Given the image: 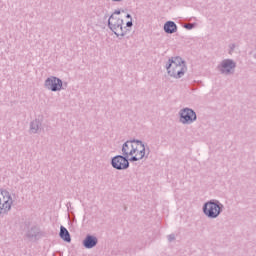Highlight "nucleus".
<instances>
[{
  "label": "nucleus",
  "instance_id": "nucleus-2",
  "mask_svg": "<svg viewBox=\"0 0 256 256\" xmlns=\"http://www.w3.org/2000/svg\"><path fill=\"white\" fill-rule=\"evenodd\" d=\"M202 211L208 219H217L223 213V205L219 200H209L204 203Z\"/></svg>",
  "mask_w": 256,
  "mask_h": 256
},
{
  "label": "nucleus",
  "instance_id": "nucleus-19",
  "mask_svg": "<svg viewBox=\"0 0 256 256\" xmlns=\"http://www.w3.org/2000/svg\"><path fill=\"white\" fill-rule=\"evenodd\" d=\"M112 15L113 17H115V15H121V10H115Z\"/></svg>",
  "mask_w": 256,
  "mask_h": 256
},
{
  "label": "nucleus",
  "instance_id": "nucleus-14",
  "mask_svg": "<svg viewBox=\"0 0 256 256\" xmlns=\"http://www.w3.org/2000/svg\"><path fill=\"white\" fill-rule=\"evenodd\" d=\"M41 120L35 119L32 122H30V133H33L34 135L41 132Z\"/></svg>",
  "mask_w": 256,
  "mask_h": 256
},
{
  "label": "nucleus",
  "instance_id": "nucleus-10",
  "mask_svg": "<svg viewBox=\"0 0 256 256\" xmlns=\"http://www.w3.org/2000/svg\"><path fill=\"white\" fill-rule=\"evenodd\" d=\"M97 243H99V239L94 235H87L82 242L83 247L85 249H93V247H97Z\"/></svg>",
  "mask_w": 256,
  "mask_h": 256
},
{
  "label": "nucleus",
  "instance_id": "nucleus-7",
  "mask_svg": "<svg viewBox=\"0 0 256 256\" xmlns=\"http://www.w3.org/2000/svg\"><path fill=\"white\" fill-rule=\"evenodd\" d=\"M236 67L237 63L233 59H224L218 64L217 69L221 75H233Z\"/></svg>",
  "mask_w": 256,
  "mask_h": 256
},
{
  "label": "nucleus",
  "instance_id": "nucleus-13",
  "mask_svg": "<svg viewBox=\"0 0 256 256\" xmlns=\"http://www.w3.org/2000/svg\"><path fill=\"white\" fill-rule=\"evenodd\" d=\"M164 31L168 33V35H173V33H177V24L174 21H167L164 24Z\"/></svg>",
  "mask_w": 256,
  "mask_h": 256
},
{
  "label": "nucleus",
  "instance_id": "nucleus-11",
  "mask_svg": "<svg viewBox=\"0 0 256 256\" xmlns=\"http://www.w3.org/2000/svg\"><path fill=\"white\" fill-rule=\"evenodd\" d=\"M26 236L28 237V239H41V237H43V232H41V229L39 227L33 226L31 229L28 230Z\"/></svg>",
  "mask_w": 256,
  "mask_h": 256
},
{
  "label": "nucleus",
  "instance_id": "nucleus-1",
  "mask_svg": "<svg viewBox=\"0 0 256 256\" xmlns=\"http://www.w3.org/2000/svg\"><path fill=\"white\" fill-rule=\"evenodd\" d=\"M166 71L169 77L173 79H181L187 73V64L181 56H172L166 63Z\"/></svg>",
  "mask_w": 256,
  "mask_h": 256
},
{
  "label": "nucleus",
  "instance_id": "nucleus-21",
  "mask_svg": "<svg viewBox=\"0 0 256 256\" xmlns=\"http://www.w3.org/2000/svg\"><path fill=\"white\" fill-rule=\"evenodd\" d=\"M126 18H127V19H131V14H127V15H126Z\"/></svg>",
  "mask_w": 256,
  "mask_h": 256
},
{
  "label": "nucleus",
  "instance_id": "nucleus-18",
  "mask_svg": "<svg viewBox=\"0 0 256 256\" xmlns=\"http://www.w3.org/2000/svg\"><path fill=\"white\" fill-rule=\"evenodd\" d=\"M235 47H236L235 44H230V45H229L230 53L233 52V51H235Z\"/></svg>",
  "mask_w": 256,
  "mask_h": 256
},
{
  "label": "nucleus",
  "instance_id": "nucleus-9",
  "mask_svg": "<svg viewBox=\"0 0 256 256\" xmlns=\"http://www.w3.org/2000/svg\"><path fill=\"white\" fill-rule=\"evenodd\" d=\"M44 87L53 92L61 91L63 89V80L55 76L48 77L44 82Z\"/></svg>",
  "mask_w": 256,
  "mask_h": 256
},
{
  "label": "nucleus",
  "instance_id": "nucleus-6",
  "mask_svg": "<svg viewBox=\"0 0 256 256\" xmlns=\"http://www.w3.org/2000/svg\"><path fill=\"white\" fill-rule=\"evenodd\" d=\"M179 121L182 125H191L197 121V113L191 108H183L179 111Z\"/></svg>",
  "mask_w": 256,
  "mask_h": 256
},
{
  "label": "nucleus",
  "instance_id": "nucleus-4",
  "mask_svg": "<svg viewBox=\"0 0 256 256\" xmlns=\"http://www.w3.org/2000/svg\"><path fill=\"white\" fill-rule=\"evenodd\" d=\"M13 205V197L7 190H3L0 196V217H4L11 211Z\"/></svg>",
  "mask_w": 256,
  "mask_h": 256
},
{
  "label": "nucleus",
  "instance_id": "nucleus-8",
  "mask_svg": "<svg viewBox=\"0 0 256 256\" xmlns=\"http://www.w3.org/2000/svg\"><path fill=\"white\" fill-rule=\"evenodd\" d=\"M111 166L117 171L129 169V158L122 155H116L111 159Z\"/></svg>",
  "mask_w": 256,
  "mask_h": 256
},
{
  "label": "nucleus",
  "instance_id": "nucleus-17",
  "mask_svg": "<svg viewBox=\"0 0 256 256\" xmlns=\"http://www.w3.org/2000/svg\"><path fill=\"white\" fill-rule=\"evenodd\" d=\"M167 239H168L169 243H172V241H175V234L168 235Z\"/></svg>",
  "mask_w": 256,
  "mask_h": 256
},
{
  "label": "nucleus",
  "instance_id": "nucleus-20",
  "mask_svg": "<svg viewBox=\"0 0 256 256\" xmlns=\"http://www.w3.org/2000/svg\"><path fill=\"white\" fill-rule=\"evenodd\" d=\"M126 27H133V21L130 20L126 23Z\"/></svg>",
  "mask_w": 256,
  "mask_h": 256
},
{
  "label": "nucleus",
  "instance_id": "nucleus-5",
  "mask_svg": "<svg viewBox=\"0 0 256 256\" xmlns=\"http://www.w3.org/2000/svg\"><path fill=\"white\" fill-rule=\"evenodd\" d=\"M108 27L116 37H125V28H123V19L111 15L108 19Z\"/></svg>",
  "mask_w": 256,
  "mask_h": 256
},
{
  "label": "nucleus",
  "instance_id": "nucleus-15",
  "mask_svg": "<svg viewBox=\"0 0 256 256\" xmlns=\"http://www.w3.org/2000/svg\"><path fill=\"white\" fill-rule=\"evenodd\" d=\"M60 238H62L63 241L66 243H71V234L69 233V230L65 228V226L60 227Z\"/></svg>",
  "mask_w": 256,
  "mask_h": 256
},
{
  "label": "nucleus",
  "instance_id": "nucleus-16",
  "mask_svg": "<svg viewBox=\"0 0 256 256\" xmlns=\"http://www.w3.org/2000/svg\"><path fill=\"white\" fill-rule=\"evenodd\" d=\"M194 28H195V24H193V23L184 24V29L191 30V29H194Z\"/></svg>",
  "mask_w": 256,
  "mask_h": 256
},
{
  "label": "nucleus",
  "instance_id": "nucleus-12",
  "mask_svg": "<svg viewBox=\"0 0 256 256\" xmlns=\"http://www.w3.org/2000/svg\"><path fill=\"white\" fill-rule=\"evenodd\" d=\"M146 151H148L147 155H149V146L143 147L142 149H140L139 151H137V153L135 155H132V157L129 159L128 158V162L132 161H141V159H143L145 157V153Z\"/></svg>",
  "mask_w": 256,
  "mask_h": 256
},
{
  "label": "nucleus",
  "instance_id": "nucleus-3",
  "mask_svg": "<svg viewBox=\"0 0 256 256\" xmlns=\"http://www.w3.org/2000/svg\"><path fill=\"white\" fill-rule=\"evenodd\" d=\"M145 146V143L141 140H127L123 145H122V155L126 156L128 159L130 156H133L139 151V149H143Z\"/></svg>",
  "mask_w": 256,
  "mask_h": 256
}]
</instances>
